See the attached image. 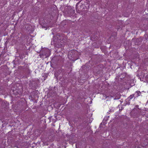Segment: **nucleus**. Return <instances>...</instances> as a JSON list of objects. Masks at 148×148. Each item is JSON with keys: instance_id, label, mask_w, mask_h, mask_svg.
<instances>
[{"instance_id": "1", "label": "nucleus", "mask_w": 148, "mask_h": 148, "mask_svg": "<svg viewBox=\"0 0 148 148\" xmlns=\"http://www.w3.org/2000/svg\"><path fill=\"white\" fill-rule=\"evenodd\" d=\"M68 57L71 60L74 61L79 58V53L77 51L72 50L69 52Z\"/></svg>"}, {"instance_id": "2", "label": "nucleus", "mask_w": 148, "mask_h": 148, "mask_svg": "<svg viewBox=\"0 0 148 148\" xmlns=\"http://www.w3.org/2000/svg\"><path fill=\"white\" fill-rule=\"evenodd\" d=\"M63 37H62V38H60V39L55 38L53 40L54 43L56 47L60 48L64 44L65 42L63 40Z\"/></svg>"}, {"instance_id": "3", "label": "nucleus", "mask_w": 148, "mask_h": 148, "mask_svg": "<svg viewBox=\"0 0 148 148\" xmlns=\"http://www.w3.org/2000/svg\"><path fill=\"white\" fill-rule=\"evenodd\" d=\"M50 51L47 48L43 49L40 51V57L42 58H47L50 55Z\"/></svg>"}, {"instance_id": "4", "label": "nucleus", "mask_w": 148, "mask_h": 148, "mask_svg": "<svg viewBox=\"0 0 148 148\" xmlns=\"http://www.w3.org/2000/svg\"><path fill=\"white\" fill-rule=\"evenodd\" d=\"M65 74V70L64 69H61L58 71H56L54 73V75L57 80H58V77H59V79L61 78L63 75H64Z\"/></svg>"}, {"instance_id": "5", "label": "nucleus", "mask_w": 148, "mask_h": 148, "mask_svg": "<svg viewBox=\"0 0 148 148\" xmlns=\"http://www.w3.org/2000/svg\"><path fill=\"white\" fill-rule=\"evenodd\" d=\"M38 82L35 81H32L30 82L29 88L30 89H35L36 86H38Z\"/></svg>"}, {"instance_id": "6", "label": "nucleus", "mask_w": 148, "mask_h": 148, "mask_svg": "<svg viewBox=\"0 0 148 148\" xmlns=\"http://www.w3.org/2000/svg\"><path fill=\"white\" fill-rule=\"evenodd\" d=\"M22 69L24 72L27 74L30 73V71L29 69V65L28 64H25L22 67Z\"/></svg>"}, {"instance_id": "7", "label": "nucleus", "mask_w": 148, "mask_h": 148, "mask_svg": "<svg viewBox=\"0 0 148 148\" xmlns=\"http://www.w3.org/2000/svg\"><path fill=\"white\" fill-rule=\"evenodd\" d=\"M120 79L122 80L123 79L125 78V79L126 80H130V79L127 78L128 76H127V74L125 73H122L120 76Z\"/></svg>"}, {"instance_id": "8", "label": "nucleus", "mask_w": 148, "mask_h": 148, "mask_svg": "<svg viewBox=\"0 0 148 148\" xmlns=\"http://www.w3.org/2000/svg\"><path fill=\"white\" fill-rule=\"evenodd\" d=\"M1 106L3 108H7L9 106L8 103L7 101H3Z\"/></svg>"}, {"instance_id": "9", "label": "nucleus", "mask_w": 148, "mask_h": 148, "mask_svg": "<svg viewBox=\"0 0 148 148\" xmlns=\"http://www.w3.org/2000/svg\"><path fill=\"white\" fill-rule=\"evenodd\" d=\"M68 9V14L70 15H73L74 13V10L70 7H69Z\"/></svg>"}, {"instance_id": "10", "label": "nucleus", "mask_w": 148, "mask_h": 148, "mask_svg": "<svg viewBox=\"0 0 148 148\" xmlns=\"http://www.w3.org/2000/svg\"><path fill=\"white\" fill-rule=\"evenodd\" d=\"M93 71L94 72L97 74H99L100 73L99 69L97 66L94 67L93 69Z\"/></svg>"}, {"instance_id": "11", "label": "nucleus", "mask_w": 148, "mask_h": 148, "mask_svg": "<svg viewBox=\"0 0 148 148\" xmlns=\"http://www.w3.org/2000/svg\"><path fill=\"white\" fill-rule=\"evenodd\" d=\"M141 92L139 91H137L134 93V95L135 96V97H138L139 96L141 95Z\"/></svg>"}, {"instance_id": "12", "label": "nucleus", "mask_w": 148, "mask_h": 148, "mask_svg": "<svg viewBox=\"0 0 148 148\" xmlns=\"http://www.w3.org/2000/svg\"><path fill=\"white\" fill-rule=\"evenodd\" d=\"M80 1H79L78 3H77L76 5V10L77 11V12L79 13H80V12L82 11V10L81 9L79 10V9H78L77 8V5L80 3Z\"/></svg>"}, {"instance_id": "13", "label": "nucleus", "mask_w": 148, "mask_h": 148, "mask_svg": "<svg viewBox=\"0 0 148 148\" xmlns=\"http://www.w3.org/2000/svg\"><path fill=\"white\" fill-rule=\"evenodd\" d=\"M139 106L138 105H137L136 106V108H134L133 110V111H135V110H138V112L139 111V109L138 108Z\"/></svg>"}, {"instance_id": "14", "label": "nucleus", "mask_w": 148, "mask_h": 148, "mask_svg": "<svg viewBox=\"0 0 148 148\" xmlns=\"http://www.w3.org/2000/svg\"><path fill=\"white\" fill-rule=\"evenodd\" d=\"M135 95L134 94H133L132 95H131L129 97V98L130 99H132L133 97H134V98H135V97H134Z\"/></svg>"}, {"instance_id": "15", "label": "nucleus", "mask_w": 148, "mask_h": 148, "mask_svg": "<svg viewBox=\"0 0 148 148\" xmlns=\"http://www.w3.org/2000/svg\"><path fill=\"white\" fill-rule=\"evenodd\" d=\"M120 96L119 95L118 96H116L115 97V98H114V99H120Z\"/></svg>"}, {"instance_id": "16", "label": "nucleus", "mask_w": 148, "mask_h": 148, "mask_svg": "<svg viewBox=\"0 0 148 148\" xmlns=\"http://www.w3.org/2000/svg\"><path fill=\"white\" fill-rule=\"evenodd\" d=\"M138 110H135V111H133V112H135V113H134L135 114H136L138 113H139V111L138 112Z\"/></svg>"}, {"instance_id": "17", "label": "nucleus", "mask_w": 148, "mask_h": 148, "mask_svg": "<svg viewBox=\"0 0 148 148\" xmlns=\"http://www.w3.org/2000/svg\"><path fill=\"white\" fill-rule=\"evenodd\" d=\"M38 91H33L32 92V94H37L38 93Z\"/></svg>"}, {"instance_id": "18", "label": "nucleus", "mask_w": 148, "mask_h": 148, "mask_svg": "<svg viewBox=\"0 0 148 148\" xmlns=\"http://www.w3.org/2000/svg\"><path fill=\"white\" fill-rule=\"evenodd\" d=\"M137 39H133L132 40V42H133L134 41H137Z\"/></svg>"}, {"instance_id": "19", "label": "nucleus", "mask_w": 148, "mask_h": 148, "mask_svg": "<svg viewBox=\"0 0 148 148\" xmlns=\"http://www.w3.org/2000/svg\"><path fill=\"white\" fill-rule=\"evenodd\" d=\"M52 117V116H51L50 117H49V119H51Z\"/></svg>"}, {"instance_id": "20", "label": "nucleus", "mask_w": 148, "mask_h": 148, "mask_svg": "<svg viewBox=\"0 0 148 148\" xmlns=\"http://www.w3.org/2000/svg\"><path fill=\"white\" fill-rule=\"evenodd\" d=\"M108 113H109V114L110 113H109V112H108Z\"/></svg>"}, {"instance_id": "21", "label": "nucleus", "mask_w": 148, "mask_h": 148, "mask_svg": "<svg viewBox=\"0 0 148 148\" xmlns=\"http://www.w3.org/2000/svg\"><path fill=\"white\" fill-rule=\"evenodd\" d=\"M147 77H148V75H147Z\"/></svg>"}, {"instance_id": "22", "label": "nucleus", "mask_w": 148, "mask_h": 148, "mask_svg": "<svg viewBox=\"0 0 148 148\" xmlns=\"http://www.w3.org/2000/svg\"><path fill=\"white\" fill-rule=\"evenodd\" d=\"M107 96H106V98H107Z\"/></svg>"}, {"instance_id": "23", "label": "nucleus", "mask_w": 148, "mask_h": 148, "mask_svg": "<svg viewBox=\"0 0 148 148\" xmlns=\"http://www.w3.org/2000/svg\"><path fill=\"white\" fill-rule=\"evenodd\" d=\"M76 147L77 148V145H76Z\"/></svg>"}, {"instance_id": "24", "label": "nucleus", "mask_w": 148, "mask_h": 148, "mask_svg": "<svg viewBox=\"0 0 148 148\" xmlns=\"http://www.w3.org/2000/svg\"><path fill=\"white\" fill-rule=\"evenodd\" d=\"M147 102H148V101H147Z\"/></svg>"}]
</instances>
